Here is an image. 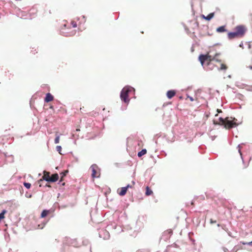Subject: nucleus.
<instances>
[{"mask_svg":"<svg viewBox=\"0 0 252 252\" xmlns=\"http://www.w3.org/2000/svg\"><path fill=\"white\" fill-rule=\"evenodd\" d=\"M234 30V32L228 33L227 36L229 39L242 37L245 34L247 28L244 25H239L236 26Z\"/></svg>","mask_w":252,"mask_h":252,"instance_id":"nucleus-1","label":"nucleus"},{"mask_svg":"<svg viewBox=\"0 0 252 252\" xmlns=\"http://www.w3.org/2000/svg\"><path fill=\"white\" fill-rule=\"evenodd\" d=\"M237 120L235 118H226L223 119L222 118H219V122L214 121L215 125H224V127L227 129H230L233 127H236L239 125V124L237 123Z\"/></svg>","mask_w":252,"mask_h":252,"instance_id":"nucleus-2","label":"nucleus"},{"mask_svg":"<svg viewBox=\"0 0 252 252\" xmlns=\"http://www.w3.org/2000/svg\"><path fill=\"white\" fill-rule=\"evenodd\" d=\"M219 55H220V54H216L214 57H212L211 55H209V53L206 55L202 54L199 56V60L202 65L205 62H207V65H210L211 64V62L213 61L216 60L217 62L220 61V60L217 59V56Z\"/></svg>","mask_w":252,"mask_h":252,"instance_id":"nucleus-3","label":"nucleus"},{"mask_svg":"<svg viewBox=\"0 0 252 252\" xmlns=\"http://www.w3.org/2000/svg\"><path fill=\"white\" fill-rule=\"evenodd\" d=\"M132 91V88L128 87H124L121 93V98L122 101L126 103H128L129 101L128 98L129 93Z\"/></svg>","mask_w":252,"mask_h":252,"instance_id":"nucleus-4","label":"nucleus"},{"mask_svg":"<svg viewBox=\"0 0 252 252\" xmlns=\"http://www.w3.org/2000/svg\"><path fill=\"white\" fill-rule=\"evenodd\" d=\"M92 170V177L93 178H98L100 176L99 169L97 165L93 164L91 166Z\"/></svg>","mask_w":252,"mask_h":252,"instance_id":"nucleus-5","label":"nucleus"},{"mask_svg":"<svg viewBox=\"0 0 252 252\" xmlns=\"http://www.w3.org/2000/svg\"><path fill=\"white\" fill-rule=\"evenodd\" d=\"M50 173L49 172L44 171L43 172V175L41 179H40L39 180H38V182L40 183L43 180H45L48 182H49V180L50 178Z\"/></svg>","mask_w":252,"mask_h":252,"instance_id":"nucleus-6","label":"nucleus"},{"mask_svg":"<svg viewBox=\"0 0 252 252\" xmlns=\"http://www.w3.org/2000/svg\"><path fill=\"white\" fill-rule=\"evenodd\" d=\"M62 33L65 36H71L75 34V30H71L69 32H65L64 31H63Z\"/></svg>","mask_w":252,"mask_h":252,"instance_id":"nucleus-7","label":"nucleus"},{"mask_svg":"<svg viewBox=\"0 0 252 252\" xmlns=\"http://www.w3.org/2000/svg\"><path fill=\"white\" fill-rule=\"evenodd\" d=\"M176 91L175 90H169L167 92L166 95L169 99L172 98L176 94Z\"/></svg>","mask_w":252,"mask_h":252,"instance_id":"nucleus-8","label":"nucleus"},{"mask_svg":"<svg viewBox=\"0 0 252 252\" xmlns=\"http://www.w3.org/2000/svg\"><path fill=\"white\" fill-rule=\"evenodd\" d=\"M126 191H127V189H126V187H123V188H121L119 189H118V194L120 196H124V195H125L126 194Z\"/></svg>","mask_w":252,"mask_h":252,"instance_id":"nucleus-9","label":"nucleus"},{"mask_svg":"<svg viewBox=\"0 0 252 252\" xmlns=\"http://www.w3.org/2000/svg\"><path fill=\"white\" fill-rule=\"evenodd\" d=\"M53 99L54 96L50 93H47L44 99V101L46 102H49L53 100Z\"/></svg>","mask_w":252,"mask_h":252,"instance_id":"nucleus-10","label":"nucleus"},{"mask_svg":"<svg viewBox=\"0 0 252 252\" xmlns=\"http://www.w3.org/2000/svg\"><path fill=\"white\" fill-rule=\"evenodd\" d=\"M59 179V175L57 173L54 174L52 175L50 177L49 182H55L58 180Z\"/></svg>","mask_w":252,"mask_h":252,"instance_id":"nucleus-11","label":"nucleus"},{"mask_svg":"<svg viewBox=\"0 0 252 252\" xmlns=\"http://www.w3.org/2000/svg\"><path fill=\"white\" fill-rule=\"evenodd\" d=\"M216 31L218 32H226V30L225 29V26H220V27L216 29Z\"/></svg>","mask_w":252,"mask_h":252,"instance_id":"nucleus-12","label":"nucleus"},{"mask_svg":"<svg viewBox=\"0 0 252 252\" xmlns=\"http://www.w3.org/2000/svg\"><path fill=\"white\" fill-rule=\"evenodd\" d=\"M152 193H153V191L150 189L149 187H147L145 194L147 196H149V195H151Z\"/></svg>","mask_w":252,"mask_h":252,"instance_id":"nucleus-13","label":"nucleus"},{"mask_svg":"<svg viewBox=\"0 0 252 252\" xmlns=\"http://www.w3.org/2000/svg\"><path fill=\"white\" fill-rule=\"evenodd\" d=\"M49 211L44 210L41 214V218H43L47 216V215L49 214Z\"/></svg>","mask_w":252,"mask_h":252,"instance_id":"nucleus-14","label":"nucleus"},{"mask_svg":"<svg viewBox=\"0 0 252 252\" xmlns=\"http://www.w3.org/2000/svg\"><path fill=\"white\" fill-rule=\"evenodd\" d=\"M147 153V150L146 149H143L140 152H138V156L141 157L142 156L145 155Z\"/></svg>","mask_w":252,"mask_h":252,"instance_id":"nucleus-15","label":"nucleus"},{"mask_svg":"<svg viewBox=\"0 0 252 252\" xmlns=\"http://www.w3.org/2000/svg\"><path fill=\"white\" fill-rule=\"evenodd\" d=\"M228 67L227 65L224 63H221L220 65V67L219 68V70H224L225 71L227 69Z\"/></svg>","mask_w":252,"mask_h":252,"instance_id":"nucleus-16","label":"nucleus"},{"mask_svg":"<svg viewBox=\"0 0 252 252\" xmlns=\"http://www.w3.org/2000/svg\"><path fill=\"white\" fill-rule=\"evenodd\" d=\"M67 173H68V171L67 170H65L63 172H62L61 173V180L60 181V182H62V181L63 180V177L66 176V174Z\"/></svg>","mask_w":252,"mask_h":252,"instance_id":"nucleus-17","label":"nucleus"},{"mask_svg":"<svg viewBox=\"0 0 252 252\" xmlns=\"http://www.w3.org/2000/svg\"><path fill=\"white\" fill-rule=\"evenodd\" d=\"M7 213L6 210H2V212L0 213V220L4 218V215Z\"/></svg>","mask_w":252,"mask_h":252,"instance_id":"nucleus-18","label":"nucleus"},{"mask_svg":"<svg viewBox=\"0 0 252 252\" xmlns=\"http://www.w3.org/2000/svg\"><path fill=\"white\" fill-rule=\"evenodd\" d=\"M24 186L27 188V189H30L31 187V184L29 183H24Z\"/></svg>","mask_w":252,"mask_h":252,"instance_id":"nucleus-19","label":"nucleus"},{"mask_svg":"<svg viewBox=\"0 0 252 252\" xmlns=\"http://www.w3.org/2000/svg\"><path fill=\"white\" fill-rule=\"evenodd\" d=\"M56 137L55 139V143L56 144H58L59 143V141H60V136L57 135V134H56Z\"/></svg>","mask_w":252,"mask_h":252,"instance_id":"nucleus-20","label":"nucleus"},{"mask_svg":"<svg viewBox=\"0 0 252 252\" xmlns=\"http://www.w3.org/2000/svg\"><path fill=\"white\" fill-rule=\"evenodd\" d=\"M134 184H135V182L133 181L132 182V184L131 185H127V186L126 187V189L127 190V189H129V188H132L133 187Z\"/></svg>","mask_w":252,"mask_h":252,"instance_id":"nucleus-21","label":"nucleus"},{"mask_svg":"<svg viewBox=\"0 0 252 252\" xmlns=\"http://www.w3.org/2000/svg\"><path fill=\"white\" fill-rule=\"evenodd\" d=\"M71 24L73 28L77 27V23L75 21H72L71 22Z\"/></svg>","mask_w":252,"mask_h":252,"instance_id":"nucleus-22","label":"nucleus"},{"mask_svg":"<svg viewBox=\"0 0 252 252\" xmlns=\"http://www.w3.org/2000/svg\"><path fill=\"white\" fill-rule=\"evenodd\" d=\"M165 233H167L169 235H171L172 233V229H169L165 231Z\"/></svg>","mask_w":252,"mask_h":252,"instance_id":"nucleus-23","label":"nucleus"},{"mask_svg":"<svg viewBox=\"0 0 252 252\" xmlns=\"http://www.w3.org/2000/svg\"><path fill=\"white\" fill-rule=\"evenodd\" d=\"M56 149H57V151H58L59 152V153H60V152L61 151V150H62V147L60 146H57L56 147Z\"/></svg>","mask_w":252,"mask_h":252,"instance_id":"nucleus-24","label":"nucleus"},{"mask_svg":"<svg viewBox=\"0 0 252 252\" xmlns=\"http://www.w3.org/2000/svg\"><path fill=\"white\" fill-rule=\"evenodd\" d=\"M204 19L208 20V21H209L211 19V18L213 17H202Z\"/></svg>","mask_w":252,"mask_h":252,"instance_id":"nucleus-25","label":"nucleus"},{"mask_svg":"<svg viewBox=\"0 0 252 252\" xmlns=\"http://www.w3.org/2000/svg\"><path fill=\"white\" fill-rule=\"evenodd\" d=\"M188 98H189L191 101H193L194 100V99L192 97L188 95Z\"/></svg>","mask_w":252,"mask_h":252,"instance_id":"nucleus-26","label":"nucleus"},{"mask_svg":"<svg viewBox=\"0 0 252 252\" xmlns=\"http://www.w3.org/2000/svg\"><path fill=\"white\" fill-rule=\"evenodd\" d=\"M210 223H216V220H213L212 219H211Z\"/></svg>","mask_w":252,"mask_h":252,"instance_id":"nucleus-27","label":"nucleus"},{"mask_svg":"<svg viewBox=\"0 0 252 252\" xmlns=\"http://www.w3.org/2000/svg\"><path fill=\"white\" fill-rule=\"evenodd\" d=\"M214 13H211L209 14L207 16H214Z\"/></svg>","mask_w":252,"mask_h":252,"instance_id":"nucleus-28","label":"nucleus"},{"mask_svg":"<svg viewBox=\"0 0 252 252\" xmlns=\"http://www.w3.org/2000/svg\"><path fill=\"white\" fill-rule=\"evenodd\" d=\"M248 245L250 246H252V241L251 242H248Z\"/></svg>","mask_w":252,"mask_h":252,"instance_id":"nucleus-29","label":"nucleus"},{"mask_svg":"<svg viewBox=\"0 0 252 252\" xmlns=\"http://www.w3.org/2000/svg\"><path fill=\"white\" fill-rule=\"evenodd\" d=\"M241 243L243 245H248V243L242 242H241Z\"/></svg>","mask_w":252,"mask_h":252,"instance_id":"nucleus-30","label":"nucleus"},{"mask_svg":"<svg viewBox=\"0 0 252 252\" xmlns=\"http://www.w3.org/2000/svg\"><path fill=\"white\" fill-rule=\"evenodd\" d=\"M191 205L192 206H194V201H191Z\"/></svg>","mask_w":252,"mask_h":252,"instance_id":"nucleus-31","label":"nucleus"},{"mask_svg":"<svg viewBox=\"0 0 252 252\" xmlns=\"http://www.w3.org/2000/svg\"><path fill=\"white\" fill-rule=\"evenodd\" d=\"M238 151H239V152L240 155L242 156V153H241L240 149L239 147V150Z\"/></svg>","mask_w":252,"mask_h":252,"instance_id":"nucleus-32","label":"nucleus"},{"mask_svg":"<svg viewBox=\"0 0 252 252\" xmlns=\"http://www.w3.org/2000/svg\"><path fill=\"white\" fill-rule=\"evenodd\" d=\"M217 111H218V113H220V112H221V111L220 110H219V109H218Z\"/></svg>","mask_w":252,"mask_h":252,"instance_id":"nucleus-33","label":"nucleus"},{"mask_svg":"<svg viewBox=\"0 0 252 252\" xmlns=\"http://www.w3.org/2000/svg\"><path fill=\"white\" fill-rule=\"evenodd\" d=\"M76 131H80V129L77 128V129H76Z\"/></svg>","mask_w":252,"mask_h":252,"instance_id":"nucleus-34","label":"nucleus"},{"mask_svg":"<svg viewBox=\"0 0 252 252\" xmlns=\"http://www.w3.org/2000/svg\"><path fill=\"white\" fill-rule=\"evenodd\" d=\"M64 185H65V183H62V185H63V186H64Z\"/></svg>","mask_w":252,"mask_h":252,"instance_id":"nucleus-35","label":"nucleus"},{"mask_svg":"<svg viewBox=\"0 0 252 252\" xmlns=\"http://www.w3.org/2000/svg\"><path fill=\"white\" fill-rule=\"evenodd\" d=\"M251 69H252V66H250Z\"/></svg>","mask_w":252,"mask_h":252,"instance_id":"nucleus-36","label":"nucleus"}]
</instances>
